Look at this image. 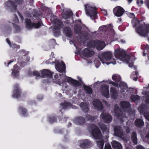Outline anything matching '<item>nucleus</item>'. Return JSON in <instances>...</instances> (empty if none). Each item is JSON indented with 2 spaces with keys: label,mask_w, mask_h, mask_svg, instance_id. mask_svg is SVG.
<instances>
[{
  "label": "nucleus",
  "mask_w": 149,
  "mask_h": 149,
  "mask_svg": "<svg viewBox=\"0 0 149 149\" xmlns=\"http://www.w3.org/2000/svg\"><path fill=\"white\" fill-rule=\"evenodd\" d=\"M113 26H112V24H110L109 25V28L110 29L111 32L112 33H113H113L115 34L114 32L112 29Z\"/></svg>",
  "instance_id": "58836bf2"
},
{
  "label": "nucleus",
  "mask_w": 149,
  "mask_h": 149,
  "mask_svg": "<svg viewBox=\"0 0 149 149\" xmlns=\"http://www.w3.org/2000/svg\"><path fill=\"white\" fill-rule=\"evenodd\" d=\"M79 81H80L81 82V78H80L79 79Z\"/></svg>",
  "instance_id": "e2e57ef3"
},
{
  "label": "nucleus",
  "mask_w": 149,
  "mask_h": 149,
  "mask_svg": "<svg viewBox=\"0 0 149 149\" xmlns=\"http://www.w3.org/2000/svg\"><path fill=\"white\" fill-rule=\"evenodd\" d=\"M132 16H133L132 17H134V15H133V14L132 13Z\"/></svg>",
  "instance_id": "69168bd1"
},
{
  "label": "nucleus",
  "mask_w": 149,
  "mask_h": 149,
  "mask_svg": "<svg viewBox=\"0 0 149 149\" xmlns=\"http://www.w3.org/2000/svg\"><path fill=\"white\" fill-rule=\"evenodd\" d=\"M100 93L105 97L108 98L109 97V86L106 85L102 86L100 88Z\"/></svg>",
  "instance_id": "1a4fd4ad"
},
{
  "label": "nucleus",
  "mask_w": 149,
  "mask_h": 149,
  "mask_svg": "<svg viewBox=\"0 0 149 149\" xmlns=\"http://www.w3.org/2000/svg\"><path fill=\"white\" fill-rule=\"evenodd\" d=\"M129 3H130L132 1V0H128Z\"/></svg>",
  "instance_id": "680f3d73"
},
{
  "label": "nucleus",
  "mask_w": 149,
  "mask_h": 149,
  "mask_svg": "<svg viewBox=\"0 0 149 149\" xmlns=\"http://www.w3.org/2000/svg\"><path fill=\"white\" fill-rule=\"evenodd\" d=\"M100 118H102L107 123H109L112 120L111 116L108 114L102 113L100 116Z\"/></svg>",
  "instance_id": "9b49d317"
},
{
  "label": "nucleus",
  "mask_w": 149,
  "mask_h": 149,
  "mask_svg": "<svg viewBox=\"0 0 149 149\" xmlns=\"http://www.w3.org/2000/svg\"><path fill=\"white\" fill-rule=\"evenodd\" d=\"M64 32L68 36L70 37L72 36L71 30L69 27H66L64 30Z\"/></svg>",
  "instance_id": "5701e85b"
},
{
  "label": "nucleus",
  "mask_w": 149,
  "mask_h": 149,
  "mask_svg": "<svg viewBox=\"0 0 149 149\" xmlns=\"http://www.w3.org/2000/svg\"><path fill=\"white\" fill-rule=\"evenodd\" d=\"M142 93H143V94L146 95V96L149 98V93H146V92L144 91L142 92Z\"/></svg>",
  "instance_id": "49530a36"
},
{
  "label": "nucleus",
  "mask_w": 149,
  "mask_h": 149,
  "mask_svg": "<svg viewBox=\"0 0 149 149\" xmlns=\"http://www.w3.org/2000/svg\"><path fill=\"white\" fill-rule=\"evenodd\" d=\"M135 124L138 127H141L144 125V123L141 119H138L135 120Z\"/></svg>",
  "instance_id": "b1692460"
},
{
  "label": "nucleus",
  "mask_w": 149,
  "mask_h": 149,
  "mask_svg": "<svg viewBox=\"0 0 149 149\" xmlns=\"http://www.w3.org/2000/svg\"><path fill=\"white\" fill-rule=\"evenodd\" d=\"M120 42L122 43H124L125 42V41L124 40H121Z\"/></svg>",
  "instance_id": "4d7b16f0"
},
{
  "label": "nucleus",
  "mask_w": 149,
  "mask_h": 149,
  "mask_svg": "<svg viewBox=\"0 0 149 149\" xmlns=\"http://www.w3.org/2000/svg\"><path fill=\"white\" fill-rule=\"evenodd\" d=\"M132 23L133 26H135L139 23V21L136 18H134L132 20Z\"/></svg>",
  "instance_id": "473e14b6"
},
{
  "label": "nucleus",
  "mask_w": 149,
  "mask_h": 149,
  "mask_svg": "<svg viewBox=\"0 0 149 149\" xmlns=\"http://www.w3.org/2000/svg\"><path fill=\"white\" fill-rule=\"evenodd\" d=\"M84 89L86 92L88 93L91 94L92 92V90L90 87L87 86H84Z\"/></svg>",
  "instance_id": "7c9ffc66"
},
{
  "label": "nucleus",
  "mask_w": 149,
  "mask_h": 149,
  "mask_svg": "<svg viewBox=\"0 0 149 149\" xmlns=\"http://www.w3.org/2000/svg\"><path fill=\"white\" fill-rule=\"evenodd\" d=\"M17 13H18V14L20 16L21 19L22 20H23V18L22 17V15L20 14V13L18 11Z\"/></svg>",
  "instance_id": "de8ad7c7"
},
{
  "label": "nucleus",
  "mask_w": 149,
  "mask_h": 149,
  "mask_svg": "<svg viewBox=\"0 0 149 149\" xmlns=\"http://www.w3.org/2000/svg\"><path fill=\"white\" fill-rule=\"evenodd\" d=\"M7 41L8 42V43L10 45V47L15 48H19V46H18L16 45L15 44H14L13 45H11L10 44V40H9L8 39H6Z\"/></svg>",
  "instance_id": "c9c22d12"
},
{
  "label": "nucleus",
  "mask_w": 149,
  "mask_h": 149,
  "mask_svg": "<svg viewBox=\"0 0 149 149\" xmlns=\"http://www.w3.org/2000/svg\"><path fill=\"white\" fill-rule=\"evenodd\" d=\"M17 66L16 65H15L14 66V69L12 72V74L14 76H16L18 75L17 74L19 72V71L17 70V69L15 70L17 68Z\"/></svg>",
  "instance_id": "cd10ccee"
},
{
  "label": "nucleus",
  "mask_w": 149,
  "mask_h": 149,
  "mask_svg": "<svg viewBox=\"0 0 149 149\" xmlns=\"http://www.w3.org/2000/svg\"><path fill=\"white\" fill-rule=\"evenodd\" d=\"M146 138L147 139V140L149 143V134H148L146 136Z\"/></svg>",
  "instance_id": "603ef678"
},
{
  "label": "nucleus",
  "mask_w": 149,
  "mask_h": 149,
  "mask_svg": "<svg viewBox=\"0 0 149 149\" xmlns=\"http://www.w3.org/2000/svg\"><path fill=\"white\" fill-rule=\"evenodd\" d=\"M52 15V13L51 12L50 14H49V16H50V17H51Z\"/></svg>",
  "instance_id": "bf43d9fd"
},
{
  "label": "nucleus",
  "mask_w": 149,
  "mask_h": 149,
  "mask_svg": "<svg viewBox=\"0 0 149 149\" xmlns=\"http://www.w3.org/2000/svg\"><path fill=\"white\" fill-rule=\"evenodd\" d=\"M81 107L82 110L85 112H87L88 111V104L84 103H82L81 104Z\"/></svg>",
  "instance_id": "412c9836"
},
{
  "label": "nucleus",
  "mask_w": 149,
  "mask_h": 149,
  "mask_svg": "<svg viewBox=\"0 0 149 149\" xmlns=\"http://www.w3.org/2000/svg\"><path fill=\"white\" fill-rule=\"evenodd\" d=\"M93 104L95 108L97 110H100L103 108L102 103L98 100H95L93 101Z\"/></svg>",
  "instance_id": "ddd939ff"
},
{
  "label": "nucleus",
  "mask_w": 149,
  "mask_h": 149,
  "mask_svg": "<svg viewBox=\"0 0 149 149\" xmlns=\"http://www.w3.org/2000/svg\"><path fill=\"white\" fill-rule=\"evenodd\" d=\"M113 80L116 81L118 82L120 81L121 80L120 77L117 74H113L112 77Z\"/></svg>",
  "instance_id": "a878e982"
},
{
  "label": "nucleus",
  "mask_w": 149,
  "mask_h": 149,
  "mask_svg": "<svg viewBox=\"0 0 149 149\" xmlns=\"http://www.w3.org/2000/svg\"><path fill=\"white\" fill-rule=\"evenodd\" d=\"M91 47L96 48L99 50L102 49L105 46L104 42L99 41H92L91 42Z\"/></svg>",
  "instance_id": "423d86ee"
},
{
  "label": "nucleus",
  "mask_w": 149,
  "mask_h": 149,
  "mask_svg": "<svg viewBox=\"0 0 149 149\" xmlns=\"http://www.w3.org/2000/svg\"><path fill=\"white\" fill-rule=\"evenodd\" d=\"M112 55L110 52H105L102 54L100 58L103 64L105 63L108 65L110 63L115 64L116 61L113 59L112 58Z\"/></svg>",
  "instance_id": "f03ea898"
},
{
  "label": "nucleus",
  "mask_w": 149,
  "mask_h": 149,
  "mask_svg": "<svg viewBox=\"0 0 149 149\" xmlns=\"http://www.w3.org/2000/svg\"><path fill=\"white\" fill-rule=\"evenodd\" d=\"M80 147L83 148L85 149L90 148L93 146L92 142L88 139H84L80 141Z\"/></svg>",
  "instance_id": "6e6552de"
},
{
  "label": "nucleus",
  "mask_w": 149,
  "mask_h": 149,
  "mask_svg": "<svg viewBox=\"0 0 149 149\" xmlns=\"http://www.w3.org/2000/svg\"><path fill=\"white\" fill-rule=\"evenodd\" d=\"M110 93L111 97L114 99L116 98L117 95V92L113 88H110Z\"/></svg>",
  "instance_id": "f3484780"
},
{
  "label": "nucleus",
  "mask_w": 149,
  "mask_h": 149,
  "mask_svg": "<svg viewBox=\"0 0 149 149\" xmlns=\"http://www.w3.org/2000/svg\"><path fill=\"white\" fill-rule=\"evenodd\" d=\"M26 27L29 29L31 28H39L41 25V23L39 22L37 24L33 23L32 24L31 21L29 19H26L25 20Z\"/></svg>",
  "instance_id": "0eeeda50"
},
{
  "label": "nucleus",
  "mask_w": 149,
  "mask_h": 149,
  "mask_svg": "<svg viewBox=\"0 0 149 149\" xmlns=\"http://www.w3.org/2000/svg\"><path fill=\"white\" fill-rule=\"evenodd\" d=\"M109 83L110 84H112L113 86H118V83H114V82H113L112 81L110 82Z\"/></svg>",
  "instance_id": "a18cd8bd"
},
{
  "label": "nucleus",
  "mask_w": 149,
  "mask_h": 149,
  "mask_svg": "<svg viewBox=\"0 0 149 149\" xmlns=\"http://www.w3.org/2000/svg\"><path fill=\"white\" fill-rule=\"evenodd\" d=\"M42 76L45 77L46 76H51L52 75V73L47 70H44L41 72Z\"/></svg>",
  "instance_id": "6ab92c4d"
},
{
  "label": "nucleus",
  "mask_w": 149,
  "mask_h": 149,
  "mask_svg": "<svg viewBox=\"0 0 149 149\" xmlns=\"http://www.w3.org/2000/svg\"><path fill=\"white\" fill-rule=\"evenodd\" d=\"M86 118H87L88 120H92L95 119L94 117L93 116H87Z\"/></svg>",
  "instance_id": "a19ab883"
},
{
  "label": "nucleus",
  "mask_w": 149,
  "mask_h": 149,
  "mask_svg": "<svg viewBox=\"0 0 149 149\" xmlns=\"http://www.w3.org/2000/svg\"><path fill=\"white\" fill-rule=\"evenodd\" d=\"M57 32H58V33H59V31L58 30H57Z\"/></svg>",
  "instance_id": "338daca9"
},
{
  "label": "nucleus",
  "mask_w": 149,
  "mask_h": 149,
  "mask_svg": "<svg viewBox=\"0 0 149 149\" xmlns=\"http://www.w3.org/2000/svg\"><path fill=\"white\" fill-rule=\"evenodd\" d=\"M63 12V17L65 19L69 18L72 15V11L69 9H68L65 11L64 10Z\"/></svg>",
  "instance_id": "4468645a"
},
{
  "label": "nucleus",
  "mask_w": 149,
  "mask_h": 149,
  "mask_svg": "<svg viewBox=\"0 0 149 149\" xmlns=\"http://www.w3.org/2000/svg\"><path fill=\"white\" fill-rule=\"evenodd\" d=\"M20 111L21 110V111H22V112H23V113H22L23 114H24L25 113H26V109H24L23 108V107H21L20 108Z\"/></svg>",
  "instance_id": "c03bdc74"
},
{
  "label": "nucleus",
  "mask_w": 149,
  "mask_h": 149,
  "mask_svg": "<svg viewBox=\"0 0 149 149\" xmlns=\"http://www.w3.org/2000/svg\"><path fill=\"white\" fill-rule=\"evenodd\" d=\"M68 82L70 84H72L75 86H78L79 84L78 81L74 80L71 78H68L67 79Z\"/></svg>",
  "instance_id": "dca6fc26"
},
{
  "label": "nucleus",
  "mask_w": 149,
  "mask_h": 149,
  "mask_svg": "<svg viewBox=\"0 0 149 149\" xmlns=\"http://www.w3.org/2000/svg\"><path fill=\"white\" fill-rule=\"evenodd\" d=\"M139 98V97L137 95H132L131 97V100L133 101H136Z\"/></svg>",
  "instance_id": "f704fd0d"
},
{
  "label": "nucleus",
  "mask_w": 149,
  "mask_h": 149,
  "mask_svg": "<svg viewBox=\"0 0 149 149\" xmlns=\"http://www.w3.org/2000/svg\"><path fill=\"white\" fill-rule=\"evenodd\" d=\"M86 14L90 17L92 19H94L96 16V8L95 7H92L90 4H87L85 6Z\"/></svg>",
  "instance_id": "7ed1b4c3"
},
{
  "label": "nucleus",
  "mask_w": 149,
  "mask_h": 149,
  "mask_svg": "<svg viewBox=\"0 0 149 149\" xmlns=\"http://www.w3.org/2000/svg\"><path fill=\"white\" fill-rule=\"evenodd\" d=\"M138 74V73L137 72H135V74L136 76H137Z\"/></svg>",
  "instance_id": "052dcab7"
},
{
  "label": "nucleus",
  "mask_w": 149,
  "mask_h": 149,
  "mask_svg": "<svg viewBox=\"0 0 149 149\" xmlns=\"http://www.w3.org/2000/svg\"><path fill=\"white\" fill-rule=\"evenodd\" d=\"M143 56H146V53H144L143 54Z\"/></svg>",
  "instance_id": "0e129e2a"
},
{
  "label": "nucleus",
  "mask_w": 149,
  "mask_h": 149,
  "mask_svg": "<svg viewBox=\"0 0 149 149\" xmlns=\"http://www.w3.org/2000/svg\"><path fill=\"white\" fill-rule=\"evenodd\" d=\"M61 106L63 108H67L71 106L70 104L67 102H65L61 104Z\"/></svg>",
  "instance_id": "72a5a7b5"
},
{
  "label": "nucleus",
  "mask_w": 149,
  "mask_h": 149,
  "mask_svg": "<svg viewBox=\"0 0 149 149\" xmlns=\"http://www.w3.org/2000/svg\"><path fill=\"white\" fill-rule=\"evenodd\" d=\"M83 54L85 56L90 57L94 54V52L90 49L86 48L83 51Z\"/></svg>",
  "instance_id": "f8f14e48"
},
{
  "label": "nucleus",
  "mask_w": 149,
  "mask_h": 149,
  "mask_svg": "<svg viewBox=\"0 0 149 149\" xmlns=\"http://www.w3.org/2000/svg\"><path fill=\"white\" fill-rule=\"evenodd\" d=\"M112 146L114 149H122L120 144L116 141H113L111 143Z\"/></svg>",
  "instance_id": "2eb2a0df"
},
{
  "label": "nucleus",
  "mask_w": 149,
  "mask_h": 149,
  "mask_svg": "<svg viewBox=\"0 0 149 149\" xmlns=\"http://www.w3.org/2000/svg\"><path fill=\"white\" fill-rule=\"evenodd\" d=\"M104 149H111L110 144L108 143L105 144Z\"/></svg>",
  "instance_id": "4c0bfd02"
},
{
  "label": "nucleus",
  "mask_w": 149,
  "mask_h": 149,
  "mask_svg": "<svg viewBox=\"0 0 149 149\" xmlns=\"http://www.w3.org/2000/svg\"><path fill=\"white\" fill-rule=\"evenodd\" d=\"M33 75L35 76H40V73L37 71H35L33 72Z\"/></svg>",
  "instance_id": "79ce46f5"
},
{
  "label": "nucleus",
  "mask_w": 149,
  "mask_h": 149,
  "mask_svg": "<svg viewBox=\"0 0 149 149\" xmlns=\"http://www.w3.org/2000/svg\"><path fill=\"white\" fill-rule=\"evenodd\" d=\"M127 86L126 85H125L124 86V88H123L122 87V86H120V88H121V89H126V88H127Z\"/></svg>",
  "instance_id": "3c124183"
},
{
  "label": "nucleus",
  "mask_w": 149,
  "mask_h": 149,
  "mask_svg": "<svg viewBox=\"0 0 149 149\" xmlns=\"http://www.w3.org/2000/svg\"><path fill=\"white\" fill-rule=\"evenodd\" d=\"M101 129H102L103 133L106 132L107 134L109 132V129L107 128L106 126L102 124L100 126Z\"/></svg>",
  "instance_id": "bb28decb"
},
{
  "label": "nucleus",
  "mask_w": 149,
  "mask_h": 149,
  "mask_svg": "<svg viewBox=\"0 0 149 149\" xmlns=\"http://www.w3.org/2000/svg\"><path fill=\"white\" fill-rule=\"evenodd\" d=\"M144 117L148 120H149V112L145 113L144 114Z\"/></svg>",
  "instance_id": "ea45409f"
},
{
  "label": "nucleus",
  "mask_w": 149,
  "mask_h": 149,
  "mask_svg": "<svg viewBox=\"0 0 149 149\" xmlns=\"http://www.w3.org/2000/svg\"><path fill=\"white\" fill-rule=\"evenodd\" d=\"M143 3V0H138L137 1V3L140 6H141Z\"/></svg>",
  "instance_id": "37998d69"
},
{
  "label": "nucleus",
  "mask_w": 149,
  "mask_h": 149,
  "mask_svg": "<svg viewBox=\"0 0 149 149\" xmlns=\"http://www.w3.org/2000/svg\"><path fill=\"white\" fill-rule=\"evenodd\" d=\"M113 113L117 117L120 123H122L126 119V117L124 115H122V111L119 109L117 105L115 106Z\"/></svg>",
  "instance_id": "20e7f679"
},
{
  "label": "nucleus",
  "mask_w": 149,
  "mask_h": 149,
  "mask_svg": "<svg viewBox=\"0 0 149 149\" xmlns=\"http://www.w3.org/2000/svg\"><path fill=\"white\" fill-rule=\"evenodd\" d=\"M62 65L61 66L57 65L56 66V68L59 72H61L63 71L65 67V64L62 63Z\"/></svg>",
  "instance_id": "aec40b11"
},
{
  "label": "nucleus",
  "mask_w": 149,
  "mask_h": 149,
  "mask_svg": "<svg viewBox=\"0 0 149 149\" xmlns=\"http://www.w3.org/2000/svg\"><path fill=\"white\" fill-rule=\"evenodd\" d=\"M98 139L97 141V145L100 148V149H102L104 144L103 140L102 138Z\"/></svg>",
  "instance_id": "393cba45"
},
{
  "label": "nucleus",
  "mask_w": 149,
  "mask_h": 149,
  "mask_svg": "<svg viewBox=\"0 0 149 149\" xmlns=\"http://www.w3.org/2000/svg\"><path fill=\"white\" fill-rule=\"evenodd\" d=\"M137 149H143V147L141 146H137Z\"/></svg>",
  "instance_id": "09e8293b"
},
{
  "label": "nucleus",
  "mask_w": 149,
  "mask_h": 149,
  "mask_svg": "<svg viewBox=\"0 0 149 149\" xmlns=\"http://www.w3.org/2000/svg\"><path fill=\"white\" fill-rule=\"evenodd\" d=\"M55 35L56 36H58V35L57 34H56V33H55Z\"/></svg>",
  "instance_id": "774afa93"
},
{
  "label": "nucleus",
  "mask_w": 149,
  "mask_h": 149,
  "mask_svg": "<svg viewBox=\"0 0 149 149\" xmlns=\"http://www.w3.org/2000/svg\"><path fill=\"white\" fill-rule=\"evenodd\" d=\"M126 132L127 133H128L130 132V130L129 129L126 130Z\"/></svg>",
  "instance_id": "13d9d810"
},
{
  "label": "nucleus",
  "mask_w": 149,
  "mask_h": 149,
  "mask_svg": "<svg viewBox=\"0 0 149 149\" xmlns=\"http://www.w3.org/2000/svg\"><path fill=\"white\" fill-rule=\"evenodd\" d=\"M137 80V77H135L133 79V80L136 81Z\"/></svg>",
  "instance_id": "5fc2aeb1"
},
{
  "label": "nucleus",
  "mask_w": 149,
  "mask_h": 149,
  "mask_svg": "<svg viewBox=\"0 0 149 149\" xmlns=\"http://www.w3.org/2000/svg\"><path fill=\"white\" fill-rule=\"evenodd\" d=\"M92 134L94 139H99L102 138L101 133L96 126L93 125L92 127Z\"/></svg>",
  "instance_id": "39448f33"
},
{
  "label": "nucleus",
  "mask_w": 149,
  "mask_h": 149,
  "mask_svg": "<svg viewBox=\"0 0 149 149\" xmlns=\"http://www.w3.org/2000/svg\"><path fill=\"white\" fill-rule=\"evenodd\" d=\"M124 10L120 6H118L115 8L113 10L114 15L118 17L122 16L124 13Z\"/></svg>",
  "instance_id": "9d476101"
},
{
  "label": "nucleus",
  "mask_w": 149,
  "mask_h": 149,
  "mask_svg": "<svg viewBox=\"0 0 149 149\" xmlns=\"http://www.w3.org/2000/svg\"><path fill=\"white\" fill-rule=\"evenodd\" d=\"M81 29V27L79 25H75L74 27V31L76 33H78Z\"/></svg>",
  "instance_id": "c756f323"
},
{
  "label": "nucleus",
  "mask_w": 149,
  "mask_h": 149,
  "mask_svg": "<svg viewBox=\"0 0 149 149\" xmlns=\"http://www.w3.org/2000/svg\"><path fill=\"white\" fill-rule=\"evenodd\" d=\"M133 65V63H130L129 64V66L130 67H132Z\"/></svg>",
  "instance_id": "8fccbe9b"
},
{
  "label": "nucleus",
  "mask_w": 149,
  "mask_h": 149,
  "mask_svg": "<svg viewBox=\"0 0 149 149\" xmlns=\"http://www.w3.org/2000/svg\"><path fill=\"white\" fill-rule=\"evenodd\" d=\"M120 106L122 108H126L129 107L130 106V103L127 102L122 101L120 103Z\"/></svg>",
  "instance_id": "4be33fe9"
},
{
  "label": "nucleus",
  "mask_w": 149,
  "mask_h": 149,
  "mask_svg": "<svg viewBox=\"0 0 149 149\" xmlns=\"http://www.w3.org/2000/svg\"><path fill=\"white\" fill-rule=\"evenodd\" d=\"M20 92L18 89L14 91V96L15 97H18L20 95Z\"/></svg>",
  "instance_id": "e433bc0d"
},
{
  "label": "nucleus",
  "mask_w": 149,
  "mask_h": 149,
  "mask_svg": "<svg viewBox=\"0 0 149 149\" xmlns=\"http://www.w3.org/2000/svg\"><path fill=\"white\" fill-rule=\"evenodd\" d=\"M115 133L119 136L122 135V129L119 126L116 127L114 128Z\"/></svg>",
  "instance_id": "a211bd4d"
},
{
  "label": "nucleus",
  "mask_w": 149,
  "mask_h": 149,
  "mask_svg": "<svg viewBox=\"0 0 149 149\" xmlns=\"http://www.w3.org/2000/svg\"><path fill=\"white\" fill-rule=\"evenodd\" d=\"M132 141L135 144L137 143L136 134L135 133L133 132L132 133Z\"/></svg>",
  "instance_id": "c85d7f7f"
},
{
  "label": "nucleus",
  "mask_w": 149,
  "mask_h": 149,
  "mask_svg": "<svg viewBox=\"0 0 149 149\" xmlns=\"http://www.w3.org/2000/svg\"><path fill=\"white\" fill-rule=\"evenodd\" d=\"M147 5L148 7L149 8V0H148L147 2Z\"/></svg>",
  "instance_id": "864d4df0"
},
{
  "label": "nucleus",
  "mask_w": 149,
  "mask_h": 149,
  "mask_svg": "<svg viewBox=\"0 0 149 149\" xmlns=\"http://www.w3.org/2000/svg\"><path fill=\"white\" fill-rule=\"evenodd\" d=\"M141 107H139V108H138V109L139 110V111L140 112H141Z\"/></svg>",
  "instance_id": "6e6d98bb"
},
{
  "label": "nucleus",
  "mask_w": 149,
  "mask_h": 149,
  "mask_svg": "<svg viewBox=\"0 0 149 149\" xmlns=\"http://www.w3.org/2000/svg\"><path fill=\"white\" fill-rule=\"evenodd\" d=\"M55 24L58 28H60L61 27L62 23V22L58 20H57L55 22Z\"/></svg>",
  "instance_id": "2f4dec72"
},
{
  "label": "nucleus",
  "mask_w": 149,
  "mask_h": 149,
  "mask_svg": "<svg viewBox=\"0 0 149 149\" xmlns=\"http://www.w3.org/2000/svg\"><path fill=\"white\" fill-rule=\"evenodd\" d=\"M114 55L116 59L127 63L129 61L130 56L126 55L125 52L121 49L115 50Z\"/></svg>",
  "instance_id": "f257e3e1"
}]
</instances>
